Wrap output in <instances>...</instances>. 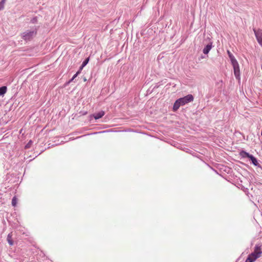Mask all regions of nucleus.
Wrapping results in <instances>:
<instances>
[{"mask_svg":"<svg viewBox=\"0 0 262 262\" xmlns=\"http://www.w3.org/2000/svg\"><path fill=\"white\" fill-rule=\"evenodd\" d=\"M4 7L1 4H0V10H2L3 9H4Z\"/></svg>","mask_w":262,"mask_h":262,"instance_id":"6","label":"nucleus"},{"mask_svg":"<svg viewBox=\"0 0 262 262\" xmlns=\"http://www.w3.org/2000/svg\"><path fill=\"white\" fill-rule=\"evenodd\" d=\"M6 0H2L1 2H0V4L4 7V4L6 2Z\"/></svg>","mask_w":262,"mask_h":262,"instance_id":"5","label":"nucleus"},{"mask_svg":"<svg viewBox=\"0 0 262 262\" xmlns=\"http://www.w3.org/2000/svg\"><path fill=\"white\" fill-rule=\"evenodd\" d=\"M30 22L32 24H36L37 22V17L36 16L34 17L33 18H32L30 20Z\"/></svg>","mask_w":262,"mask_h":262,"instance_id":"4","label":"nucleus"},{"mask_svg":"<svg viewBox=\"0 0 262 262\" xmlns=\"http://www.w3.org/2000/svg\"><path fill=\"white\" fill-rule=\"evenodd\" d=\"M253 31L258 42L262 47V30L261 29L256 30V29L254 28Z\"/></svg>","mask_w":262,"mask_h":262,"instance_id":"3","label":"nucleus"},{"mask_svg":"<svg viewBox=\"0 0 262 262\" xmlns=\"http://www.w3.org/2000/svg\"><path fill=\"white\" fill-rule=\"evenodd\" d=\"M37 30L38 28L37 27H34L30 30H27L21 33V38L25 41H30L36 36Z\"/></svg>","mask_w":262,"mask_h":262,"instance_id":"1","label":"nucleus"},{"mask_svg":"<svg viewBox=\"0 0 262 262\" xmlns=\"http://www.w3.org/2000/svg\"><path fill=\"white\" fill-rule=\"evenodd\" d=\"M213 41L209 37L207 36L205 38L203 41V49H211L212 48L215 47V45H213Z\"/></svg>","mask_w":262,"mask_h":262,"instance_id":"2","label":"nucleus"}]
</instances>
